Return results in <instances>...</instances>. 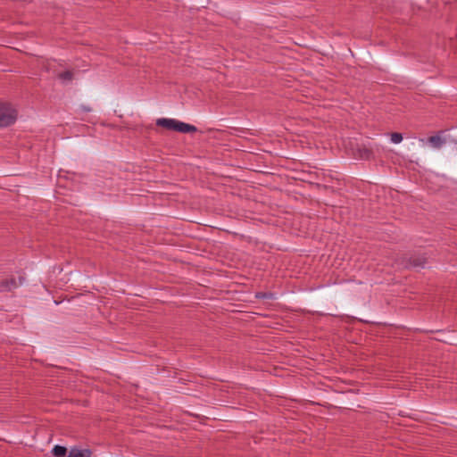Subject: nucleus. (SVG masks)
Returning a JSON list of instances; mask_svg holds the SVG:
<instances>
[{
    "label": "nucleus",
    "mask_w": 457,
    "mask_h": 457,
    "mask_svg": "<svg viewBox=\"0 0 457 457\" xmlns=\"http://www.w3.org/2000/svg\"><path fill=\"white\" fill-rule=\"evenodd\" d=\"M426 263V258L423 256H413L411 257L409 260V263H407L405 266L407 268H423Z\"/></svg>",
    "instance_id": "obj_5"
},
{
    "label": "nucleus",
    "mask_w": 457,
    "mask_h": 457,
    "mask_svg": "<svg viewBox=\"0 0 457 457\" xmlns=\"http://www.w3.org/2000/svg\"><path fill=\"white\" fill-rule=\"evenodd\" d=\"M156 125L169 130L178 131L180 133H192L197 131V128L195 126L185 123L176 119L160 118L156 120Z\"/></svg>",
    "instance_id": "obj_1"
},
{
    "label": "nucleus",
    "mask_w": 457,
    "mask_h": 457,
    "mask_svg": "<svg viewBox=\"0 0 457 457\" xmlns=\"http://www.w3.org/2000/svg\"><path fill=\"white\" fill-rule=\"evenodd\" d=\"M372 151L371 145H361L357 148V154L361 159L369 160L372 157Z\"/></svg>",
    "instance_id": "obj_4"
},
{
    "label": "nucleus",
    "mask_w": 457,
    "mask_h": 457,
    "mask_svg": "<svg viewBox=\"0 0 457 457\" xmlns=\"http://www.w3.org/2000/svg\"><path fill=\"white\" fill-rule=\"evenodd\" d=\"M255 298L273 300L276 298V295L271 292H257L255 294Z\"/></svg>",
    "instance_id": "obj_9"
},
{
    "label": "nucleus",
    "mask_w": 457,
    "mask_h": 457,
    "mask_svg": "<svg viewBox=\"0 0 457 457\" xmlns=\"http://www.w3.org/2000/svg\"><path fill=\"white\" fill-rule=\"evenodd\" d=\"M52 453L55 457H64L67 453V448L65 446L56 445L54 446Z\"/></svg>",
    "instance_id": "obj_8"
},
{
    "label": "nucleus",
    "mask_w": 457,
    "mask_h": 457,
    "mask_svg": "<svg viewBox=\"0 0 457 457\" xmlns=\"http://www.w3.org/2000/svg\"><path fill=\"white\" fill-rule=\"evenodd\" d=\"M403 135L398 132H394L390 134L391 142L394 144H399L403 141Z\"/></svg>",
    "instance_id": "obj_11"
},
{
    "label": "nucleus",
    "mask_w": 457,
    "mask_h": 457,
    "mask_svg": "<svg viewBox=\"0 0 457 457\" xmlns=\"http://www.w3.org/2000/svg\"><path fill=\"white\" fill-rule=\"evenodd\" d=\"M58 78L63 82L71 81L73 79V73L71 71H65L59 73Z\"/></svg>",
    "instance_id": "obj_10"
},
{
    "label": "nucleus",
    "mask_w": 457,
    "mask_h": 457,
    "mask_svg": "<svg viewBox=\"0 0 457 457\" xmlns=\"http://www.w3.org/2000/svg\"><path fill=\"white\" fill-rule=\"evenodd\" d=\"M17 118L16 111L9 104H0V128L12 124Z\"/></svg>",
    "instance_id": "obj_2"
},
{
    "label": "nucleus",
    "mask_w": 457,
    "mask_h": 457,
    "mask_svg": "<svg viewBox=\"0 0 457 457\" xmlns=\"http://www.w3.org/2000/svg\"><path fill=\"white\" fill-rule=\"evenodd\" d=\"M92 452L89 449H79L77 447H72L70 450L68 457H91Z\"/></svg>",
    "instance_id": "obj_6"
},
{
    "label": "nucleus",
    "mask_w": 457,
    "mask_h": 457,
    "mask_svg": "<svg viewBox=\"0 0 457 457\" xmlns=\"http://www.w3.org/2000/svg\"><path fill=\"white\" fill-rule=\"evenodd\" d=\"M81 109L86 112H89L92 111L91 107L89 106H81Z\"/></svg>",
    "instance_id": "obj_12"
},
{
    "label": "nucleus",
    "mask_w": 457,
    "mask_h": 457,
    "mask_svg": "<svg viewBox=\"0 0 457 457\" xmlns=\"http://www.w3.org/2000/svg\"><path fill=\"white\" fill-rule=\"evenodd\" d=\"M428 141L434 148L436 149L441 148L443 145L445 143V140L442 138L439 134L429 137L428 138Z\"/></svg>",
    "instance_id": "obj_7"
},
{
    "label": "nucleus",
    "mask_w": 457,
    "mask_h": 457,
    "mask_svg": "<svg viewBox=\"0 0 457 457\" xmlns=\"http://www.w3.org/2000/svg\"><path fill=\"white\" fill-rule=\"evenodd\" d=\"M24 277H20L17 280L15 278H10L0 281V293L12 292L24 282Z\"/></svg>",
    "instance_id": "obj_3"
}]
</instances>
